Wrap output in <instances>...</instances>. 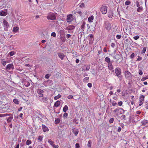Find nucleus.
I'll return each instance as SVG.
<instances>
[{
	"instance_id": "obj_2",
	"label": "nucleus",
	"mask_w": 148,
	"mask_h": 148,
	"mask_svg": "<svg viewBox=\"0 0 148 148\" xmlns=\"http://www.w3.org/2000/svg\"><path fill=\"white\" fill-rule=\"evenodd\" d=\"M47 18L48 20H53L56 19V16L55 14L50 12L48 14Z\"/></svg>"
},
{
	"instance_id": "obj_35",
	"label": "nucleus",
	"mask_w": 148,
	"mask_h": 148,
	"mask_svg": "<svg viewBox=\"0 0 148 148\" xmlns=\"http://www.w3.org/2000/svg\"><path fill=\"white\" fill-rule=\"evenodd\" d=\"M37 115H39L42 118H43V115L42 114V113L41 112H36V116Z\"/></svg>"
},
{
	"instance_id": "obj_11",
	"label": "nucleus",
	"mask_w": 148,
	"mask_h": 148,
	"mask_svg": "<svg viewBox=\"0 0 148 148\" xmlns=\"http://www.w3.org/2000/svg\"><path fill=\"white\" fill-rule=\"evenodd\" d=\"M7 13L8 12L7 10H2L0 12V15L5 16L7 14Z\"/></svg>"
},
{
	"instance_id": "obj_58",
	"label": "nucleus",
	"mask_w": 148,
	"mask_h": 148,
	"mask_svg": "<svg viewBox=\"0 0 148 148\" xmlns=\"http://www.w3.org/2000/svg\"><path fill=\"white\" fill-rule=\"evenodd\" d=\"M87 85L90 88H91L92 86V84L90 83H88L87 84Z\"/></svg>"
},
{
	"instance_id": "obj_63",
	"label": "nucleus",
	"mask_w": 148,
	"mask_h": 148,
	"mask_svg": "<svg viewBox=\"0 0 148 148\" xmlns=\"http://www.w3.org/2000/svg\"><path fill=\"white\" fill-rule=\"evenodd\" d=\"M115 46V44L114 43H112L111 46L112 48H114Z\"/></svg>"
},
{
	"instance_id": "obj_38",
	"label": "nucleus",
	"mask_w": 148,
	"mask_h": 148,
	"mask_svg": "<svg viewBox=\"0 0 148 148\" xmlns=\"http://www.w3.org/2000/svg\"><path fill=\"white\" fill-rule=\"evenodd\" d=\"M92 142L91 140H90L88 141V144H87V146L88 147H91V144Z\"/></svg>"
},
{
	"instance_id": "obj_36",
	"label": "nucleus",
	"mask_w": 148,
	"mask_h": 148,
	"mask_svg": "<svg viewBox=\"0 0 148 148\" xmlns=\"http://www.w3.org/2000/svg\"><path fill=\"white\" fill-rule=\"evenodd\" d=\"M15 54V53L14 51H11L8 54L10 55V56H12Z\"/></svg>"
},
{
	"instance_id": "obj_49",
	"label": "nucleus",
	"mask_w": 148,
	"mask_h": 148,
	"mask_svg": "<svg viewBox=\"0 0 148 148\" xmlns=\"http://www.w3.org/2000/svg\"><path fill=\"white\" fill-rule=\"evenodd\" d=\"M119 110V108H116L115 109L114 111V112L115 113H118V112L119 111L118 110Z\"/></svg>"
},
{
	"instance_id": "obj_15",
	"label": "nucleus",
	"mask_w": 148,
	"mask_h": 148,
	"mask_svg": "<svg viewBox=\"0 0 148 148\" xmlns=\"http://www.w3.org/2000/svg\"><path fill=\"white\" fill-rule=\"evenodd\" d=\"M108 69L112 72H114V68L112 64V63L108 64Z\"/></svg>"
},
{
	"instance_id": "obj_14",
	"label": "nucleus",
	"mask_w": 148,
	"mask_h": 148,
	"mask_svg": "<svg viewBox=\"0 0 148 148\" xmlns=\"http://www.w3.org/2000/svg\"><path fill=\"white\" fill-rule=\"evenodd\" d=\"M42 127L43 131L44 132H46L49 131L48 128L45 125L42 124Z\"/></svg>"
},
{
	"instance_id": "obj_53",
	"label": "nucleus",
	"mask_w": 148,
	"mask_h": 148,
	"mask_svg": "<svg viewBox=\"0 0 148 148\" xmlns=\"http://www.w3.org/2000/svg\"><path fill=\"white\" fill-rule=\"evenodd\" d=\"M50 75H51L49 74H47L45 75V77L46 79H49V78Z\"/></svg>"
},
{
	"instance_id": "obj_10",
	"label": "nucleus",
	"mask_w": 148,
	"mask_h": 148,
	"mask_svg": "<svg viewBox=\"0 0 148 148\" xmlns=\"http://www.w3.org/2000/svg\"><path fill=\"white\" fill-rule=\"evenodd\" d=\"M145 96L143 95H141L139 98V106H141L143 104V101L144 100Z\"/></svg>"
},
{
	"instance_id": "obj_40",
	"label": "nucleus",
	"mask_w": 148,
	"mask_h": 148,
	"mask_svg": "<svg viewBox=\"0 0 148 148\" xmlns=\"http://www.w3.org/2000/svg\"><path fill=\"white\" fill-rule=\"evenodd\" d=\"M146 48L145 47H144L143 48L142 51L141 52V53L142 54L144 53L146 51Z\"/></svg>"
},
{
	"instance_id": "obj_19",
	"label": "nucleus",
	"mask_w": 148,
	"mask_h": 148,
	"mask_svg": "<svg viewBox=\"0 0 148 148\" xmlns=\"http://www.w3.org/2000/svg\"><path fill=\"white\" fill-rule=\"evenodd\" d=\"M104 60L106 62L108 63V64L112 63V62H111L110 60L108 57H106L105 58Z\"/></svg>"
},
{
	"instance_id": "obj_33",
	"label": "nucleus",
	"mask_w": 148,
	"mask_h": 148,
	"mask_svg": "<svg viewBox=\"0 0 148 148\" xmlns=\"http://www.w3.org/2000/svg\"><path fill=\"white\" fill-rule=\"evenodd\" d=\"M13 101L16 104H18L19 103V101L17 99H13Z\"/></svg>"
},
{
	"instance_id": "obj_64",
	"label": "nucleus",
	"mask_w": 148,
	"mask_h": 148,
	"mask_svg": "<svg viewBox=\"0 0 148 148\" xmlns=\"http://www.w3.org/2000/svg\"><path fill=\"white\" fill-rule=\"evenodd\" d=\"M120 125L123 128L124 127V125L123 123H119Z\"/></svg>"
},
{
	"instance_id": "obj_22",
	"label": "nucleus",
	"mask_w": 148,
	"mask_h": 148,
	"mask_svg": "<svg viewBox=\"0 0 148 148\" xmlns=\"http://www.w3.org/2000/svg\"><path fill=\"white\" fill-rule=\"evenodd\" d=\"M86 25V22L84 21L83 22L81 25V29L82 31H84L85 29V26Z\"/></svg>"
},
{
	"instance_id": "obj_59",
	"label": "nucleus",
	"mask_w": 148,
	"mask_h": 148,
	"mask_svg": "<svg viewBox=\"0 0 148 148\" xmlns=\"http://www.w3.org/2000/svg\"><path fill=\"white\" fill-rule=\"evenodd\" d=\"M84 4L83 3H82L80 5L79 7L81 8L84 7Z\"/></svg>"
},
{
	"instance_id": "obj_55",
	"label": "nucleus",
	"mask_w": 148,
	"mask_h": 148,
	"mask_svg": "<svg viewBox=\"0 0 148 148\" xmlns=\"http://www.w3.org/2000/svg\"><path fill=\"white\" fill-rule=\"evenodd\" d=\"M122 120H126V116L125 115H123L122 116Z\"/></svg>"
},
{
	"instance_id": "obj_20",
	"label": "nucleus",
	"mask_w": 148,
	"mask_h": 148,
	"mask_svg": "<svg viewBox=\"0 0 148 148\" xmlns=\"http://www.w3.org/2000/svg\"><path fill=\"white\" fill-rule=\"evenodd\" d=\"M113 13L112 11H110L108 13V16L109 18H111L113 16Z\"/></svg>"
},
{
	"instance_id": "obj_51",
	"label": "nucleus",
	"mask_w": 148,
	"mask_h": 148,
	"mask_svg": "<svg viewBox=\"0 0 148 148\" xmlns=\"http://www.w3.org/2000/svg\"><path fill=\"white\" fill-rule=\"evenodd\" d=\"M121 36L120 35L118 34L116 36V38L118 39H120L121 38Z\"/></svg>"
},
{
	"instance_id": "obj_39",
	"label": "nucleus",
	"mask_w": 148,
	"mask_h": 148,
	"mask_svg": "<svg viewBox=\"0 0 148 148\" xmlns=\"http://www.w3.org/2000/svg\"><path fill=\"white\" fill-rule=\"evenodd\" d=\"M85 66L86 68L85 70L86 71H88L90 68V65H88Z\"/></svg>"
},
{
	"instance_id": "obj_25",
	"label": "nucleus",
	"mask_w": 148,
	"mask_h": 148,
	"mask_svg": "<svg viewBox=\"0 0 148 148\" xmlns=\"http://www.w3.org/2000/svg\"><path fill=\"white\" fill-rule=\"evenodd\" d=\"M24 85L26 87H28L30 85L29 82L27 81H25L24 82Z\"/></svg>"
},
{
	"instance_id": "obj_28",
	"label": "nucleus",
	"mask_w": 148,
	"mask_h": 148,
	"mask_svg": "<svg viewBox=\"0 0 148 148\" xmlns=\"http://www.w3.org/2000/svg\"><path fill=\"white\" fill-rule=\"evenodd\" d=\"M48 141L49 143L52 147L54 145V142L52 141L51 139H49Z\"/></svg>"
},
{
	"instance_id": "obj_4",
	"label": "nucleus",
	"mask_w": 148,
	"mask_h": 148,
	"mask_svg": "<svg viewBox=\"0 0 148 148\" xmlns=\"http://www.w3.org/2000/svg\"><path fill=\"white\" fill-rule=\"evenodd\" d=\"M125 76L126 79H131L132 78V75L128 71H126L124 72Z\"/></svg>"
},
{
	"instance_id": "obj_17",
	"label": "nucleus",
	"mask_w": 148,
	"mask_h": 148,
	"mask_svg": "<svg viewBox=\"0 0 148 148\" xmlns=\"http://www.w3.org/2000/svg\"><path fill=\"white\" fill-rule=\"evenodd\" d=\"M60 102L58 100V101H57L54 103V106H53V108H54V107H59L60 106Z\"/></svg>"
},
{
	"instance_id": "obj_56",
	"label": "nucleus",
	"mask_w": 148,
	"mask_h": 148,
	"mask_svg": "<svg viewBox=\"0 0 148 148\" xmlns=\"http://www.w3.org/2000/svg\"><path fill=\"white\" fill-rule=\"evenodd\" d=\"M138 73L140 75H142L143 74V72L142 70H139V71H138Z\"/></svg>"
},
{
	"instance_id": "obj_52",
	"label": "nucleus",
	"mask_w": 148,
	"mask_h": 148,
	"mask_svg": "<svg viewBox=\"0 0 148 148\" xmlns=\"http://www.w3.org/2000/svg\"><path fill=\"white\" fill-rule=\"evenodd\" d=\"M1 63L3 66H5L6 65V62L5 61L3 60L1 61Z\"/></svg>"
},
{
	"instance_id": "obj_3",
	"label": "nucleus",
	"mask_w": 148,
	"mask_h": 148,
	"mask_svg": "<svg viewBox=\"0 0 148 148\" xmlns=\"http://www.w3.org/2000/svg\"><path fill=\"white\" fill-rule=\"evenodd\" d=\"M103 26L105 29L108 31L110 30L112 27L111 24L108 21L104 22Z\"/></svg>"
},
{
	"instance_id": "obj_47",
	"label": "nucleus",
	"mask_w": 148,
	"mask_h": 148,
	"mask_svg": "<svg viewBox=\"0 0 148 148\" xmlns=\"http://www.w3.org/2000/svg\"><path fill=\"white\" fill-rule=\"evenodd\" d=\"M114 121V118H111L109 120V122L110 123H113Z\"/></svg>"
},
{
	"instance_id": "obj_18",
	"label": "nucleus",
	"mask_w": 148,
	"mask_h": 148,
	"mask_svg": "<svg viewBox=\"0 0 148 148\" xmlns=\"http://www.w3.org/2000/svg\"><path fill=\"white\" fill-rule=\"evenodd\" d=\"M142 125H145L148 123V121L146 120H144L141 121Z\"/></svg>"
},
{
	"instance_id": "obj_61",
	"label": "nucleus",
	"mask_w": 148,
	"mask_h": 148,
	"mask_svg": "<svg viewBox=\"0 0 148 148\" xmlns=\"http://www.w3.org/2000/svg\"><path fill=\"white\" fill-rule=\"evenodd\" d=\"M136 6L138 8L140 7V4H139V3L138 2V1H136Z\"/></svg>"
},
{
	"instance_id": "obj_46",
	"label": "nucleus",
	"mask_w": 148,
	"mask_h": 148,
	"mask_svg": "<svg viewBox=\"0 0 148 148\" xmlns=\"http://www.w3.org/2000/svg\"><path fill=\"white\" fill-rule=\"evenodd\" d=\"M138 58L136 60V61H140L142 59V58L141 57H140L139 56H138Z\"/></svg>"
},
{
	"instance_id": "obj_60",
	"label": "nucleus",
	"mask_w": 148,
	"mask_h": 148,
	"mask_svg": "<svg viewBox=\"0 0 148 148\" xmlns=\"http://www.w3.org/2000/svg\"><path fill=\"white\" fill-rule=\"evenodd\" d=\"M145 108H146L147 109H148V102H147L145 103Z\"/></svg>"
},
{
	"instance_id": "obj_57",
	"label": "nucleus",
	"mask_w": 148,
	"mask_h": 148,
	"mask_svg": "<svg viewBox=\"0 0 148 148\" xmlns=\"http://www.w3.org/2000/svg\"><path fill=\"white\" fill-rule=\"evenodd\" d=\"M75 148H79V145L78 143L75 144Z\"/></svg>"
},
{
	"instance_id": "obj_41",
	"label": "nucleus",
	"mask_w": 148,
	"mask_h": 148,
	"mask_svg": "<svg viewBox=\"0 0 148 148\" xmlns=\"http://www.w3.org/2000/svg\"><path fill=\"white\" fill-rule=\"evenodd\" d=\"M147 79H148V75H147L145 77H143L142 78H141V80L142 81H143Z\"/></svg>"
},
{
	"instance_id": "obj_26",
	"label": "nucleus",
	"mask_w": 148,
	"mask_h": 148,
	"mask_svg": "<svg viewBox=\"0 0 148 148\" xmlns=\"http://www.w3.org/2000/svg\"><path fill=\"white\" fill-rule=\"evenodd\" d=\"M68 110V107L67 105L65 106L63 108V111L64 112H66Z\"/></svg>"
},
{
	"instance_id": "obj_37",
	"label": "nucleus",
	"mask_w": 148,
	"mask_h": 148,
	"mask_svg": "<svg viewBox=\"0 0 148 148\" xmlns=\"http://www.w3.org/2000/svg\"><path fill=\"white\" fill-rule=\"evenodd\" d=\"M32 143V141L30 140H27L26 141V145H29Z\"/></svg>"
},
{
	"instance_id": "obj_9",
	"label": "nucleus",
	"mask_w": 148,
	"mask_h": 148,
	"mask_svg": "<svg viewBox=\"0 0 148 148\" xmlns=\"http://www.w3.org/2000/svg\"><path fill=\"white\" fill-rule=\"evenodd\" d=\"M73 16L72 14L68 15L66 18V21L68 23L71 22L73 20Z\"/></svg>"
},
{
	"instance_id": "obj_27",
	"label": "nucleus",
	"mask_w": 148,
	"mask_h": 148,
	"mask_svg": "<svg viewBox=\"0 0 148 148\" xmlns=\"http://www.w3.org/2000/svg\"><path fill=\"white\" fill-rule=\"evenodd\" d=\"M13 119V116H11L9 117L7 120V121L8 123L11 122V121Z\"/></svg>"
},
{
	"instance_id": "obj_12",
	"label": "nucleus",
	"mask_w": 148,
	"mask_h": 148,
	"mask_svg": "<svg viewBox=\"0 0 148 148\" xmlns=\"http://www.w3.org/2000/svg\"><path fill=\"white\" fill-rule=\"evenodd\" d=\"M88 39L89 41V42L91 43L93 41V35L92 34H90L88 36Z\"/></svg>"
},
{
	"instance_id": "obj_13",
	"label": "nucleus",
	"mask_w": 148,
	"mask_h": 148,
	"mask_svg": "<svg viewBox=\"0 0 148 148\" xmlns=\"http://www.w3.org/2000/svg\"><path fill=\"white\" fill-rule=\"evenodd\" d=\"M75 27L73 25H70L68 26L65 28V29L66 30H72L75 29Z\"/></svg>"
},
{
	"instance_id": "obj_54",
	"label": "nucleus",
	"mask_w": 148,
	"mask_h": 148,
	"mask_svg": "<svg viewBox=\"0 0 148 148\" xmlns=\"http://www.w3.org/2000/svg\"><path fill=\"white\" fill-rule=\"evenodd\" d=\"M67 98L69 99H72L73 98V97L72 95H70L68 96Z\"/></svg>"
},
{
	"instance_id": "obj_6",
	"label": "nucleus",
	"mask_w": 148,
	"mask_h": 148,
	"mask_svg": "<svg viewBox=\"0 0 148 148\" xmlns=\"http://www.w3.org/2000/svg\"><path fill=\"white\" fill-rule=\"evenodd\" d=\"M3 26L4 27V30L6 31H7V28L9 26V25L7 21L4 19L3 20Z\"/></svg>"
},
{
	"instance_id": "obj_23",
	"label": "nucleus",
	"mask_w": 148,
	"mask_h": 148,
	"mask_svg": "<svg viewBox=\"0 0 148 148\" xmlns=\"http://www.w3.org/2000/svg\"><path fill=\"white\" fill-rule=\"evenodd\" d=\"M48 98L47 97H46L42 98L40 100L41 101H42L45 103H47V102L48 101Z\"/></svg>"
},
{
	"instance_id": "obj_48",
	"label": "nucleus",
	"mask_w": 148,
	"mask_h": 148,
	"mask_svg": "<svg viewBox=\"0 0 148 148\" xmlns=\"http://www.w3.org/2000/svg\"><path fill=\"white\" fill-rule=\"evenodd\" d=\"M43 137L41 136H39L38 139L40 141H42V140Z\"/></svg>"
},
{
	"instance_id": "obj_1",
	"label": "nucleus",
	"mask_w": 148,
	"mask_h": 148,
	"mask_svg": "<svg viewBox=\"0 0 148 148\" xmlns=\"http://www.w3.org/2000/svg\"><path fill=\"white\" fill-rule=\"evenodd\" d=\"M121 70L119 67H117L115 69L114 72L115 73L116 76L119 78L120 80L122 79L123 76L121 75Z\"/></svg>"
},
{
	"instance_id": "obj_24",
	"label": "nucleus",
	"mask_w": 148,
	"mask_h": 148,
	"mask_svg": "<svg viewBox=\"0 0 148 148\" xmlns=\"http://www.w3.org/2000/svg\"><path fill=\"white\" fill-rule=\"evenodd\" d=\"M94 19V17L93 16H91L88 18V21L89 22H92Z\"/></svg>"
},
{
	"instance_id": "obj_5",
	"label": "nucleus",
	"mask_w": 148,
	"mask_h": 148,
	"mask_svg": "<svg viewBox=\"0 0 148 148\" xmlns=\"http://www.w3.org/2000/svg\"><path fill=\"white\" fill-rule=\"evenodd\" d=\"M107 8L106 5H102L101 6V11L103 14H105L107 12Z\"/></svg>"
},
{
	"instance_id": "obj_42",
	"label": "nucleus",
	"mask_w": 148,
	"mask_h": 148,
	"mask_svg": "<svg viewBox=\"0 0 148 148\" xmlns=\"http://www.w3.org/2000/svg\"><path fill=\"white\" fill-rule=\"evenodd\" d=\"M131 2L128 0L126 1L125 2V5H130Z\"/></svg>"
},
{
	"instance_id": "obj_30",
	"label": "nucleus",
	"mask_w": 148,
	"mask_h": 148,
	"mask_svg": "<svg viewBox=\"0 0 148 148\" xmlns=\"http://www.w3.org/2000/svg\"><path fill=\"white\" fill-rule=\"evenodd\" d=\"M119 112H118V115L121 114H122V112L124 111L121 108H119V110H118Z\"/></svg>"
},
{
	"instance_id": "obj_31",
	"label": "nucleus",
	"mask_w": 148,
	"mask_h": 148,
	"mask_svg": "<svg viewBox=\"0 0 148 148\" xmlns=\"http://www.w3.org/2000/svg\"><path fill=\"white\" fill-rule=\"evenodd\" d=\"M143 10V8L142 6L138 7L137 10V11L138 12H141Z\"/></svg>"
},
{
	"instance_id": "obj_21",
	"label": "nucleus",
	"mask_w": 148,
	"mask_h": 148,
	"mask_svg": "<svg viewBox=\"0 0 148 148\" xmlns=\"http://www.w3.org/2000/svg\"><path fill=\"white\" fill-rule=\"evenodd\" d=\"M73 132L75 136H76L78 134L79 131L77 129H74L73 130Z\"/></svg>"
},
{
	"instance_id": "obj_43",
	"label": "nucleus",
	"mask_w": 148,
	"mask_h": 148,
	"mask_svg": "<svg viewBox=\"0 0 148 148\" xmlns=\"http://www.w3.org/2000/svg\"><path fill=\"white\" fill-rule=\"evenodd\" d=\"M140 37L138 35H136L133 37L134 39L135 40H137Z\"/></svg>"
},
{
	"instance_id": "obj_50",
	"label": "nucleus",
	"mask_w": 148,
	"mask_h": 148,
	"mask_svg": "<svg viewBox=\"0 0 148 148\" xmlns=\"http://www.w3.org/2000/svg\"><path fill=\"white\" fill-rule=\"evenodd\" d=\"M135 56V54L134 53H132L130 56V58L131 59H133Z\"/></svg>"
},
{
	"instance_id": "obj_29",
	"label": "nucleus",
	"mask_w": 148,
	"mask_h": 148,
	"mask_svg": "<svg viewBox=\"0 0 148 148\" xmlns=\"http://www.w3.org/2000/svg\"><path fill=\"white\" fill-rule=\"evenodd\" d=\"M19 28L17 27H14L13 29V31L14 32H17L19 29Z\"/></svg>"
},
{
	"instance_id": "obj_62",
	"label": "nucleus",
	"mask_w": 148,
	"mask_h": 148,
	"mask_svg": "<svg viewBox=\"0 0 148 148\" xmlns=\"http://www.w3.org/2000/svg\"><path fill=\"white\" fill-rule=\"evenodd\" d=\"M71 35L70 34H67L66 35V37L67 38H70L71 37Z\"/></svg>"
},
{
	"instance_id": "obj_8",
	"label": "nucleus",
	"mask_w": 148,
	"mask_h": 148,
	"mask_svg": "<svg viewBox=\"0 0 148 148\" xmlns=\"http://www.w3.org/2000/svg\"><path fill=\"white\" fill-rule=\"evenodd\" d=\"M37 92L39 94V96L40 97H42L43 96V95L42 93L44 91L40 89H38L37 90Z\"/></svg>"
},
{
	"instance_id": "obj_32",
	"label": "nucleus",
	"mask_w": 148,
	"mask_h": 148,
	"mask_svg": "<svg viewBox=\"0 0 148 148\" xmlns=\"http://www.w3.org/2000/svg\"><path fill=\"white\" fill-rule=\"evenodd\" d=\"M62 96L60 94H58V95L55 96L54 97V99L56 100L60 98Z\"/></svg>"
},
{
	"instance_id": "obj_34",
	"label": "nucleus",
	"mask_w": 148,
	"mask_h": 148,
	"mask_svg": "<svg viewBox=\"0 0 148 148\" xmlns=\"http://www.w3.org/2000/svg\"><path fill=\"white\" fill-rule=\"evenodd\" d=\"M60 119L59 118H56L55 123L56 124L59 123L60 122Z\"/></svg>"
},
{
	"instance_id": "obj_45",
	"label": "nucleus",
	"mask_w": 148,
	"mask_h": 148,
	"mask_svg": "<svg viewBox=\"0 0 148 148\" xmlns=\"http://www.w3.org/2000/svg\"><path fill=\"white\" fill-rule=\"evenodd\" d=\"M68 116V113L65 112L63 114V117L64 118H66Z\"/></svg>"
},
{
	"instance_id": "obj_44",
	"label": "nucleus",
	"mask_w": 148,
	"mask_h": 148,
	"mask_svg": "<svg viewBox=\"0 0 148 148\" xmlns=\"http://www.w3.org/2000/svg\"><path fill=\"white\" fill-rule=\"evenodd\" d=\"M51 36L53 37H55L56 36V33L54 32H52L51 34Z\"/></svg>"
},
{
	"instance_id": "obj_16",
	"label": "nucleus",
	"mask_w": 148,
	"mask_h": 148,
	"mask_svg": "<svg viewBox=\"0 0 148 148\" xmlns=\"http://www.w3.org/2000/svg\"><path fill=\"white\" fill-rule=\"evenodd\" d=\"M58 55L59 58H60L61 60H63L65 56L62 53H59L58 54Z\"/></svg>"
},
{
	"instance_id": "obj_7",
	"label": "nucleus",
	"mask_w": 148,
	"mask_h": 148,
	"mask_svg": "<svg viewBox=\"0 0 148 148\" xmlns=\"http://www.w3.org/2000/svg\"><path fill=\"white\" fill-rule=\"evenodd\" d=\"M14 69V66L13 64H8L6 66V69L10 70Z\"/></svg>"
}]
</instances>
